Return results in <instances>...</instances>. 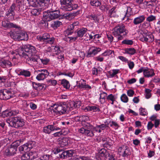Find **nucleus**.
I'll return each mask as SVG.
<instances>
[{"label": "nucleus", "mask_w": 160, "mask_h": 160, "mask_svg": "<svg viewBox=\"0 0 160 160\" xmlns=\"http://www.w3.org/2000/svg\"><path fill=\"white\" fill-rule=\"evenodd\" d=\"M109 152L105 148H102L99 150L98 152L100 156L105 158L107 153Z\"/></svg>", "instance_id": "e433bc0d"}, {"label": "nucleus", "mask_w": 160, "mask_h": 160, "mask_svg": "<svg viewBox=\"0 0 160 160\" xmlns=\"http://www.w3.org/2000/svg\"><path fill=\"white\" fill-rule=\"evenodd\" d=\"M34 142L32 141H30L27 143L20 146L19 148V151L22 152H27L29 151L34 147Z\"/></svg>", "instance_id": "9d476101"}, {"label": "nucleus", "mask_w": 160, "mask_h": 160, "mask_svg": "<svg viewBox=\"0 0 160 160\" xmlns=\"http://www.w3.org/2000/svg\"><path fill=\"white\" fill-rule=\"evenodd\" d=\"M91 111L94 112H99L100 111L99 106L97 105L91 106Z\"/></svg>", "instance_id": "de8ad7c7"}, {"label": "nucleus", "mask_w": 160, "mask_h": 160, "mask_svg": "<svg viewBox=\"0 0 160 160\" xmlns=\"http://www.w3.org/2000/svg\"><path fill=\"white\" fill-rule=\"evenodd\" d=\"M140 114L142 116L146 115L148 114V112L146 111V110L144 108H140Z\"/></svg>", "instance_id": "603ef678"}, {"label": "nucleus", "mask_w": 160, "mask_h": 160, "mask_svg": "<svg viewBox=\"0 0 160 160\" xmlns=\"http://www.w3.org/2000/svg\"><path fill=\"white\" fill-rule=\"evenodd\" d=\"M6 15L8 17V16H13L14 15V12L9 9L8 11L7 12Z\"/></svg>", "instance_id": "338daca9"}, {"label": "nucleus", "mask_w": 160, "mask_h": 160, "mask_svg": "<svg viewBox=\"0 0 160 160\" xmlns=\"http://www.w3.org/2000/svg\"><path fill=\"white\" fill-rule=\"evenodd\" d=\"M2 25L3 27L7 28H11L13 27H17L16 24L6 21L2 22Z\"/></svg>", "instance_id": "7c9ffc66"}, {"label": "nucleus", "mask_w": 160, "mask_h": 160, "mask_svg": "<svg viewBox=\"0 0 160 160\" xmlns=\"http://www.w3.org/2000/svg\"><path fill=\"white\" fill-rule=\"evenodd\" d=\"M87 29L85 28H82L77 32L78 38H82L84 34L87 32Z\"/></svg>", "instance_id": "2f4dec72"}, {"label": "nucleus", "mask_w": 160, "mask_h": 160, "mask_svg": "<svg viewBox=\"0 0 160 160\" xmlns=\"http://www.w3.org/2000/svg\"><path fill=\"white\" fill-rule=\"evenodd\" d=\"M61 122L60 121H56L54 122L53 124L51 125V127L52 128V129L53 131L59 130L61 129L62 127L61 126Z\"/></svg>", "instance_id": "c85d7f7f"}, {"label": "nucleus", "mask_w": 160, "mask_h": 160, "mask_svg": "<svg viewBox=\"0 0 160 160\" xmlns=\"http://www.w3.org/2000/svg\"><path fill=\"white\" fill-rule=\"evenodd\" d=\"M108 100L113 101L115 100V98L114 96L112 94H110L106 98Z\"/></svg>", "instance_id": "13d9d810"}, {"label": "nucleus", "mask_w": 160, "mask_h": 160, "mask_svg": "<svg viewBox=\"0 0 160 160\" xmlns=\"http://www.w3.org/2000/svg\"><path fill=\"white\" fill-rule=\"evenodd\" d=\"M134 93V92L132 89H129L127 92V94L129 97H132Z\"/></svg>", "instance_id": "e2e57ef3"}, {"label": "nucleus", "mask_w": 160, "mask_h": 160, "mask_svg": "<svg viewBox=\"0 0 160 160\" xmlns=\"http://www.w3.org/2000/svg\"><path fill=\"white\" fill-rule=\"evenodd\" d=\"M156 19V17L152 15H150L146 18V20L149 22L154 21Z\"/></svg>", "instance_id": "6e6d98bb"}, {"label": "nucleus", "mask_w": 160, "mask_h": 160, "mask_svg": "<svg viewBox=\"0 0 160 160\" xmlns=\"http://www.w3.org/2000/svg\"><path fill=\"white\" fill-rule=\"evenodd\" d=\"M49 35L48 33H46L43 34L42 36H37V38L41 41L45 42L47 39L49 38Z\"/></svg>", "instance_id": "473e14b6"}, {"label": "nucleus", "mask_w": 160, "mask_h": 160, "mask_svg": "<svg viewBox=\"0 0 160 160\" xmlns=\"http://www.w3.org/2000/svg\"><path fill=\"white\" fill-rule=\"evenodd\" d=\"M79 160H91L88 157L80 156L79 157Z\"/></svg>", "instance_id": "774afa93"}, {"label": "nucleus", "mask_w": 160, "mask_h": 160, "mask_svg": "<svg viewBox=\"0 0 160 160\" xmlns=\"http://www.w3.org/2000/svg\"><path fill=\"white\" fill-rule=\"evenodd\" d=\"M68 139L66 137H63L59 139L58 144L62 148V147L66 146L68 145Z\"/></svg>", "instance_id": "393cba45"}, {"label": "nucleus", "mask_w": 160, "mask_h": 160, "mask_svg": "<svg viewBox=\"0 0 160 160\" xmlns=\"http://www.w3.org/2000/svg\"><path fill=\"white\" fill-rule=\"evenodd\" d=\"M82 118H84L86 120H88V117L87 116H77L74 117V120L76 122L80 121L81 120V119H82Z\"/></svg>", "instance_id": "09e8293b"}, {"label": "nucleus", "mask_w": 160, "mask_h": 160, "mask_svg": "<svg viewBox=\"0 0 160 160\" xmlns=\"http://www.w3.org/2000/svg\"><path fill=\"white\" fill-rule=\"evenodd\" d=\"M12 66V63L8 60H0V66L2 68H8Z\"/></svg>", "instance_id": "aec40b11"}, {"label": "nucleus", "mask_w": 160, "mask_h": 160, "mask_svg": "<svg viewBox=\"0 0 160 160\" xmlns=\"http://www.w3.org/2000/svg\"><path fill=\"white\" fill-rule=\"evenodd\" d=\"M53 107L54 109H50L51 112L56 115H62L65 113L68 108L65 102H60L57 104H54Z\"/></svg>", "instance_id": "39448f33"}, {"label": "nucleus", "mask_w": 160, "mask_h": 160, "mask_svg": "<svg viewBox=\"0 0 160 160\" xmlns=\"http://www.w3.org/2000/svg\"><path fill=\"white\" fill-rule=\"evenodd\" d=\"M43 15V19L50 21L58 18L60 16V12L57 8L55 10L51 8L50 11L44 12Z\"/></svg>", "instance_id": "423d86ee"}, {"label": "nucleus", "mask_w": 160, "mask_h": 160, "mask_svg": "<svg viewBox=\"0 0 160 160\" xmlns=\"http://www.w3.org/2000/svg\"><path fill=\"white\" fill-rule=\"evenodd\" d=\"M46 88V85L39 83V86L38 89V90H44Z\"/></svg>", "instance_id": "69168bd1"}, {"label": "nucleus", "mask_w": 160, "mask_h": 160, "mask_svg": "<svg viewBox=\"0 0 160 160\" xmlns=\"http://www.w3.org/2000/svg\"><path fill=\"white\" fill-rule=\"evenodd\" d=\"M55 38L53 37L50 38V36H49V38H48L45 42L47 43L52 44L55 41Z\"/></svg>", "instance_id": "5fc2aeb1"}, {"label": "nucleus", "mask_w": 160, "mask_h": 160, "mask_svg": "<svg viewBox=\"0 0 160 160\" xmlns=\"http://www.w3.org/2000/svg\"><path fill=\"white\" fill-rule=\"evenodd\" d=\"M150 6L153 7L154 6V4H150L149 2L145 0L142 3L140 7L142 9L147 8L148 6Z\"/></svg>", "instance_id": "f704fd0d"}, {"label": "nucleus", "mask_w": 160, "mask_h": 160, "mask_svg": "<svg viewBox=\"0 0 160 160\" xmlns=\"http://www.w3.org/2000/svg\"><path fill=\"white\" fill-rule=\"evenodd\" d=\"M40 11L37 9H34L32 10L31 11V13L32 15L36 16H38L40 13Z\"/></svg>", "instance_id": "37998d69"}, {"label": "nucleus", "mask_w": 160, "mask_h": 160, "mask_svg": "<svg viewBox=\"0 0 160 160\" xmlns=\"http://www.w3.org/2000/svg\"><path fill=\"white\" fill-rule=\"evenodd\" d=\"M119 71V69H113L112 70V72L111 71H109L108 73L111 77L112 78L115 77V75L118 73Z\"/></svg>", "instance_id": "a18cd8bd"}, {"label": "nucleus", "mask_w": 160, "mask_h": 160, "mask_svg": "<svg viewBox=\"0 0 160 160\" xmlns=\"http://www.w3.org/2000/svg\"><path fill=\"white\" fill-rule=\"evenodd\" d=\"M94 127L93 126L89 125L84 127L81 128L78 131L80 133L90 137H92L94 136L93 132Z\"/></svg>", "instance_id": "6e6552de"}, {"label": "nucleus", "mask_w": 160, "mask_h": 160, "mask_svg": "<svg viewBox=\"0 0 160 160\" xmlns=\"http://www.w3.org/2000/svg\"><path fill=\"white\" fill-rule=\"evenodd\" d=\"M145 19L144 15L140 16L135 18L133 21V23L135 25H138L143 22Z\"/></svg>", "instance_id": "a878e982"}, {"label": "nucleus", "mask_w": 160, "mask_h": 160, "mask_svg": "<svg viewBox=\"0 0 160 160\" xmlns=\"http://www.w3.org/2000/svg\"><path fill=\"white\" fill-rule=\"evenodd\" d=\"M146 95V98L147 99L150 98L151 96L150 92L151 90L149 89H146L145 90Z\"/></svg>", "instance_id": "864d4df0"}, {"label": "nucleus", "mask_w": 160, "mask_h": 160, "mask_svg": "<svg viewBox=\"0 0 160 160\" xmlns=\"http://www.w3.org/2000/svg\"><path fill=\"white\" fill-rule=\"evenodd\" d=\"M101 37V36L99 34H94V37L93 38V40L96 41V42H99L100 41L99 39Z\"/></svg>", "instance_id": "bf43d9fd"}, {"label": "nucleus", "mask_w": 160, "mask_h": 160, "mask_svg": "<svg viewBox=\"0 0 160 160\" xmlns=\"http://www.w3.org/2000/svg\"><path fill=\"white\" fill-rule=\"evenodd\" d=\"M19 75H22L24 77H29L31 75V72L29 71L24 69H20L18 71Z\"/></svg>", "instance_id": "c756f323"}, {"label": "nucleus", "mask_w": 160, "mask_h": 160, "mask_svg": "<svg viewBox=\"0 0 160 160\" xmlns=\"http://www.w3.org/2000/svg\"><path fill=\"white\" fill-rule=\"evenodd\" d=\"M125 53L131 55H134L136 53V50L133 48H125Z\"/></svg>", "instance_id": "c9c22d12"}, {"label": "nucleus", "mask_w": 160, "mask_h": 160, "mask_svg": "<svg viewBox=\"0 0 160 160\" xmlns=\"http://www.w3.org/2000/svg\"><path fill=\"white\" fill-rule=\"evenodd\" d=\"M28 34L25 32H22L20 33V34L16 37V39H14L18 41H27L28 40Z\"/></svg>", "instance_id": "a211bd4d"}, {"label": "nucleus", "mask_w": 160, "mask_h": 160, "mask_svg": "<svg viewBox=\"0 0 160 160\" xmlns=\"http://www.w3.org/2000/svg\"><path fill=\"white\" fill-rule=\"evenodd\" d=\"M123 9L125 12L124 17L123 18L124 20L126 19V20H132V19H129L128 17L130 16L132 14V8L130 7H125Z\"/></svg>", "instance_id": "f3484780"}, {"label": "nucleus", "mask_w": 160, "mask_h": 160, "mask_svg": "<svg viewBox=\"0 0 160 160\" xmlns=\"http://www.w3.org/2000/svg\"><path fill=\"white\" fill-rule=\"evenodd\" d=\"M113 30V35L117 38L118 41L123 39L124 37L126 36L128 33V31L125 29L123 25L115 27Z\"/></svg>", "instance_id": "7ed1b4c3"}, {"label": "nucleus", "mask_w": 160, "mask_h": 160, "mask_svg": "<svg viewBox=\"0 0 160 160\" xmlns=\"http://www.w3.org/2000/svg\"><path fill=\"white\" fill-rule=\"evenodd\" d=\"M107 93L106 92H102L100 94V99H105V97H107Z\"/></svg>", "instance_id": "680f3d73"}, {"label": "nucleus", "mask_w": 160, "mask_h": 160, "mask_svg": "<svg viewBox=\"0 0 160 160\" xmlns=\"http://www.w3.org/2000/svg\"><path fill=\"white\" fill-rule=\"evenodd\" d=\"M21 140H18L13 142L11 144L18 150V147L20 145Z\"/></svg>", "instance_id": "3c124183"}, {"label": "nucleus", "mask_w": 160, "mask_h": 160, "mask_svg": "<svg viewBox=\"0 0 160 160\" xmlns=\"http://www.w3.org/2000/svg\"><path fill=\"white\" fill-rule=\"evenodd\" d=\"M17 150L16 148L11 144L6 148L5 151V154L8 157L12 156L16 153Z\"/></svg>", "instance_id": "4468645a"}, {"label": "nucleus", "mask_w": 160, "mask_h": 160, "mask_svg": "<svg viewBox=\"0 0 160 160\" xmlns=\"http://www.w3.org/2000/svg\"><path fill=\"white\" fill-rule=\"evenodd\" d=\"M87 18H88L91 20H93L95 22H99V19L98 17L97 14L94 13H91L90 14L86 16Z\"/></svg>", "instance_id": "bb28decb"}, {"label": "nucleus", "mask_w": 160, "mask_h": 160, "mask_svg": "<svg viewBox=\"0 0 160 160\" xmlns=\"http://www.w3.org/2000/svg\"><path fill=\"white\" fill-rule=\"evenodd\" d=\"M101 51V48L99 47H97L94 46H92L89 48L88 50L87 54L86 56L87 58L93 57Z\"/></svg>", "instance_id": "9b49d317"}, {"label": "nucleus", "mask_w": 160, "mask_h": 160, "mask_svg": "<svg viewBox=\"0 0 160 160\" xmlns=\"http://www.w3.org/2000/svg\"><path fill=\"white\" fill-rule=\"evenodd\" d=\"M26 58L27 61H30L31 62H33L34 64H37L40 62L41 60L39 56L35 54L28 56Z\"/></svg>", "instance_id": "dca6fc26"}, {"label": "nucleus", "mask_w": 160, "mask_h": 160, "mask_svg": "<svg viewBox=\"0 0 160 160\" xmlns=\"http://www.w3.org/2000/svg\"><path fill=\"white\" fill-rule=\"evenodd\" d=\"M120 99L121 101L124 103L127 102L128 101V98L125 94H123L121 95Z\"/></svg>", "instance_id": "c03bdc74"}, {"label": "nucleus", "mask_w": 160, "mask_h": 160, "mask_svg": "<svg viewBox=\"0 0 160 160\" xmlns=\"http://www.w3.org/2000/svg\"><path fill=\"white\" fill-rule=\"evenodd\" d=\"M17 27H13L12 28H15L13 32H12L11 35L12 38L14 39H16V37L19 34H20L22 31L21 30V28L19 26L16 24Z\"/></svg>", "instance_id": "6ab92c4d"}, {"label": "nucleus", "mask_w": 160, "mask_h": 160, "mask_svg": "<svg viewBox=\"0 0 160 160\" xmlns=\"http://www.w3.org/2000/svg\"><path fill=\"white\" fill-rule=\"evenodd\" d=\"M12 96L11 92L6 89H2V99L7 100L10 98Z\"/></svg>", "instance_id": "5701e85b"}, {"label": "nucleus", "mask_w": 160, "mask_h": 160, "mask_svg": "<svg viewBox=\"0 0 160 160\" xmlns=\"http://www.w3.org/2000/svg\"><path fill=\"white\" fill-rule=\"evenodd\" d=\"M50 1V0H30L29 3L33 7H47Z\"/></svg>", "instance_id": "1a4fd4ad"}, {"label": "nucleus", "mask_w": 160, "mask_h": 160, "mask_svg": "<svg viewBox=\"0 0 160 160\" xmlns=\"http://www.w3.org/2000/svg\"><path fill=\"white\" fill-rule=\"evenodd\" d=\"M116 8V7L114 6L109 10V15L110 17H114L116 16L117 11Z\"/></svg>", "instance_id": "58836bf2"}, {"label": "nucleus", "mask_w": 160, "mask_h": 160, "mask_svg": "<svg viewBox=\"0 0 160 160\" xmlns=\"http://www.w3.org/2000/svg\"><path fill=\"white\" fill-rule=\"evenodd\" d=\"M118 150L120 153V155L123 157H128L131 154L129 148L126 145H122L120 147Z\"/></svg>", "instance_id": "ddd939ff"}, {"label": "nucleus", "mask_w": 160, "mask_h": 160, "mask_svg": "<svg viewBox=\"0 0 160 160\" xmlns=\"http://www.w3.org/2000/svg\"><path fill=\"white\" fill-rule=\"evenodd\" d=\"M147 41L148 42H151L154 40V37L152 33H146Z\"/></svg>", "instance_id": "a19ab883"}, {"label": "nucleus", "mask_w": 160, "mask_h": 160, "mask_svg": "<svg viewBox=\"0 0 160 160\" xmlns=\"http://www.w3.org/2000/svg\"><path fill=\"white\" fill-rule=\"evenodd\" d=\"M2 108L0 107V116L2 115L4 117H11L12 116H15L17 115L19 112V111L18 110H11V111H5L3 112L2 114L1 113Z\"/></svg>", "instance_id": "2eb2a0df"}, {"label": "nucleus", "mask_w": 160, "mask_h": 160, "mask_svg": "<svg viewBox=\"0 0 160 160\" xmlns=\"http://www.w3.org/2000/svg\"><path fill=\"white\" fill-rule=\"evenodd\" d=\"M155 75L154 70L152 69H150L148 67L145 68L144 70V75L145 77H152Z\"/></svg>", "instance_id": "4be33fe9"}, {"label": "nucleus", "mask_w": 160, "mask_h": 160, "mask_svg": "<svg viewBox=\"0 0 160 160\" xmlns=\"http://www.w3.org/2000/svg\"><path fill=\"white\" fill-rule=\"evenodd\" d=\"M6 122L10 126L15 128L22 127L24 125V119L19 116L8 118L7 119Z\"/></svg>", "instance_id": "20e7f679"}, {"label": "nucleus", "mask_w": 160, "mask_h": 160, "mask_svg": "<svg viewBox=\"0 0 160 160\" xmlns=\"http://www.w3.org/2000/svg\"><path fill=\"white\" fill-rule=\"evenodd\" d=\"M122 43L124 44L132 45L133 44V41L131 40L125 39L122 41Z\"/></svg>", "instance_id": "8fccbe9b"}, {"label": "nucleus", "mask_w": 160, "mask_h": 160, "mask_svg": "<svg viewBox=\"0 0 160 160\" xmlns=\"http://www.w3.org/2000/svg\"><path fill=\"white\" fill-rule=\"evenodd\" d=\"M111 140H110V141H106L103 144V146L107 148L108 149H109L111 148V147L112 146V142Z\"/></svg>", "instance_id": "79ce46f5"}, {"label": "nucleus", "mask_w": 160, "mask_h": 160, "mask_svg": "<svg viewBox=\"0 0 160 160\" xmlns=\"http://www.w3.org/2000/svg\"><path fill=\"white\" fill-rule=\"evenodd\" d=\"M90 3L92 6L98 7L101 5V2L98 0H93L90 1Z\"/></svg>", "instance_id": "ea45409f"}, {"label": "nucleus", "mask_w": 160, "mask_h": 160, "mask_svg": "<svg viewBox=\"0 0 160 160\" xmlns=\"http://www.w3.org/2000/svg\"><path fill=\"white\" fill-rule=\"evenodd\" d=\"M112 52H114L113 51L111 50H107L103 53L101 55L106 57L107 56H109L112 54Z\"/></svg>", "instance_id": "49530a36"}, {"label": "nucleus", "mask_w": 160, "mask_h": 160, "mask_svg": "<svg viewBox=\"0 0 160 160\" xmlns=\"http://www.w3.org/2000/svg\"><path fill=\"white\" fill-rule=\"evenodd\" d=\"M105 124H102L100 125H97L96 127H94V129L96 131H98L99 132H101L102 130H104L106 128L108 127L109 124H106V122H105Z\"/></svg>", "instance_id": "cd10ccee"}, {"label": "nucleus", "mask_w": 160, "mask_h": 160, "mask_svg": "<svg viewBox=\"0 0 160 160\" xmlns=\"http://www.w3.org/2000/svg\"><path fill=\"white\" fill-rule=\"evenodd\" d=\"M81 80H82L83 82H82L81 83H79L78 85V87L80 88H84L86 84V82L83 79H82Z\"/></svg>", "instance_id": "052dcab7"}, {"label": "nucleus", "mask_w": 160, "mask_h": 160, "mask_svg": "<svg viewBox=\"0 0 160 160\" xmlns=\"http://www.w3.org/2000/svg\"><path fill=\"white\" fill-rule=\"evenodd\" d=\"M52 153L57 155L58 158H65L72 157L74 153V151L72 150L64 151L63 148L60 147H57L52 149Z\"/></svg>", "instance_id": "f03ea898"}, {"label": "nucleus", "mask_w": 160, "mask_h": 160, "mask_svg": "<svg viewBox=\"0 0 160 160\" xmlns=\"http://www.w3.org/2000/svg\"><path fill=\"white\" fill-rule=\"evenodd\" d=\"M61 84L64 88L68 89L70 87V84L69 82L65 79L60 80Z\"/></svg>", "instance_id": "72a5a7b5"}, {"label": "nucleus", "mask_w": 160, "mask_h": 160, "mask_svg": "<svg viewBox=\"0 0 160 160\" xmlns=\"http://www.w3.org/2000/svg\"><path fill=\"white\" fill-rule=\"evenodd\" d=\"M50 155H44L41 157L42 160H48Z\"/></svg>", "instance_id": "0e129e2a"}, {"label": "nucleus", "mask_w": 160, "mask_h": 160, "mask_svg": "<svg viewBox=\"0 0 160 160\" xmlns=\"http://www.w3.org/2000/svg\"><path fill=\"white\" fill-rule=\"evenodd\" d=\"M36 157L31 152L26 153L24 154L21 157L22 160H32Z\"/></svg>", "instance_id": "412c9836"}, {"label": "nucleus", "mask_w": 160, "mask_h": 160, "mask_svg": "<svg viewBox=\"0 0 160 160\" xmlns=\"http://www.w3.org/2000/svg\"><path fill=\"white\" fill-rule=\"evenodd\" d=\"M61 8L66 11H71L76 9L78 7V4L73 3V0H60Z\"/></svg>", "instance_id": "0eeeda50"}, {"label": "nucleus", "mask_w": 160, "mask_h": 160, "mask_svg": "<svg viewBox=\"0 0 160 160\" xmlns=\"http://www.w3.org/2000/svg\"><path fill=\"white\" fill-rule=\"evenodd\" d=\"M76 14L77 12L67 13L63 14H62L61 16L62 17L61 18H65L70 20L73 18Z\"/></svg>", "instance_id": "b1692460"}, {"label": "nucleus", "mask_w": 160, "mask_h": 160, "mask_svg": "<svg viewBox=\"0 0 160 160\" xmlns=\"http://www.w3.org/2000/svg\"><path fill=\"white\" fill-rule=\"evenodd\" d=\"M38 73L36 78L38 81L42 80L46 78L48 75L49 73L46 69H41L36 71Z\"/></svg>", "instance_id": "f8f14e48"}, {"label": "nucleus", "mask_w": 160, "mask_h": 160, "mask_svg": "<svg viewBox=\"0 0 160 160\" xmlns=\"http://www.w3.org/2000/svg\"><path fill=\"white\" fill-rule=\"evenodd\" d=\"M52 128L51 127L50 125H48L43 127V131L46 133L49 134L52 131H53Z\"/></svg>", "instance_id": "4c0bfd02"}, {"label": "nucleus", "mask_w": 160, "mask_h": 160, "mask_svg": "<svg viewBox=\"0 0 160 160\" xmlns=\"http://www.w3.org/2000/svg\"><path fill=\"white\" fill-rule=\"evenodd\" d=\"M140 40L143 42H147L146 33H144L140 36Z\"/></svg>", "instance_id": "4d7b16f0"}, {"label": "nucleus", "mask_w": 160, "mask_h": 160, "mask_svg": "<svg viewBox=\"0 0 160 160\" xmlns=\"http://www.w3.org/2000/svg\"><path fill=\"white\" fill-rule=\"evenodd\" d=\"M37 50L35 47L30 44H27L20 47L18 53L20 56L27 58L28 56L35 54Z\"/></svg>", "instance_id": "f257e3e1"}]
</instances>
